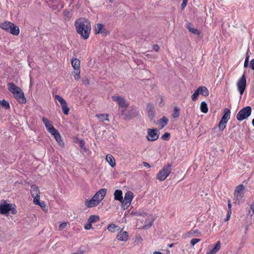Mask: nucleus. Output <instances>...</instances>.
<instances>
[{"mask_svg":"<svg viewBox=\"0 0 254 254\" xmlns=\"http://www.w3.org/2000/svg\"><path fill=\"white\" fill-rule=\"evenodd\" d=\"M75 27L78 34L84 39L89 37L91 26L89 20L85 18H79L75 22Z\"/></svg>","mask_w":254,"mask_h":254,"instance_id":"f257e3e1","label":"nucleus"},{"mask_svg":"<svg viewBox=\"0 0 254 254\" xmlns=\"http://www.w3.org/2000/svg\"><path fill=\"white\" fill-rule=\"evenodd\" d=\"M171 164L168 163L164 166L157 174L156 179L160 181H164L169 176L172 171Z\"/></svg>","mask_w":254,"mask_h":254,"instance_id":"f03ea898","label":"nucleus"},{"mask_svg":"<svg viewBox=\"0 0 254 254\" xmlns=\"http://www.w3.org/2000/svg\"><path fill=\"white\" fill-rule=\"evenodd\" d=\"M10 211H11V213L12 214H16L17 213V211L15 205L7 203L5 201L0 204V214L7 215Z\"/></svg>","mask_w":254,"mask_h":254,"instance_id":"7ed1b4c3","label":"nucleus"},{"mask_svg":"<svg viewBox=\"0 0 254 254\" xmlns=\"http://www.w3.org/2000/svg\"><path fill=\"white\" fill-rule=\"evenodd\" d=\"M252 108L249 106H246L242 108L237 114L236 118L239 121H243L248 118L251 114Z\"/></svg>","mask_w":254,"mask_h":254,"instance_id":"20e7f679","label":"nucleus"},{"mask_svg":"<svg viewBox=\"0 0 254 254\" xmlns=\"http://www.w3.org/2000/svg\"><path fill=\"white\" fill-rule=\"evenodd\" d=\"M138 114V112L136 107H131L129 110L126 109L122 110L121 111V115L123 116L125 119H130L136 117Z\"/></svg>","mask_w":254,"mask_h":254,"instance_id":"39448f33","label":"nucleus"},{"mask_svg":"<svg viewBox=\"0 0 254 254\" xmlns=\"http://www.w3.org/2000/svg\"><path fill=\"white\" fill-rule=\"evenodd\" d=\"M133 198V193L131 191H127L125 195L124 199L123 198L122 205L123 209H126L130 205Z\"/></svg>","mask_w":254,"mask_h":254,"instance_id":"423d86ee","label":"nucleus"},{"mask_svg":"<svg viewBox=\"0 0 254 254\" xmlns=\"http://www.w3.org/2000/svg\"><path fill=\"white\" fill-rule=\"evenodd\" d=\"M159 131L156 128L147 129V138L148 141H153L159 138Z\"/></svg>","mask_w":254,"mask_h":254,"instance_id":"0eeeda50","label":"nucleus"},{"mask_svg":"<svg viewBox=\"0 0 254 254\" xmlns=\"http://www.w3.org/2000/svg\"><path fill=\"white\" fill-rule=\"evenodd\" d=\"M246 78L245 74H244L238 81L237 85L238 91L241 95H242L244 92L246 87Z\"/></svg>","mask_w":254,"mask_h":254,"instance_id":"6e6552de","label":"nucleus"},{"mask_svg":"<svg viewBox=\"0 0 254 254\" xmlns=\"http://www.w3.org/2000/svg\"><path fill=\"white\" fill-rule=\"evenodd\" d=\"M244 187L243 185H240L236 187L234 192V197L236 201H240L244 196Z\"/></svg>","mask_w":254,"mask_h":254,"instance_id":"1a4fd4ad","label":"nucleus"},{"mask_svg":"<svg viewBox=\"0 0 254 254\" xmlns=\"http://www.w3.org/2000/svg\"><path fill=\"white\" fill-rule=\"evenodd\" d=\"M95 32L96 34H102L105 36L110 33L109 31L105 28V25L100 23L95 24Z\"/></svg>","mask_w":254,"mask_h":254,"instance_id":"9d476101","label":"nucleus"},{"mask_svg":"<svg viewBox=\"0 0 254 254\" xmlns=\"http://www.w3.org/2000/svg\"><path fill=\"white\" fill-rule=\"evenodd\" d=\"M107 189H101L99 190L92 197L99 204L103 199L106 194Z\"/></svg>","mask_w":254,"mask_h":254,"instance_id":"9b49d317","label":"nucleus"},{"mask_svg":"<svg viewBox=\"0 0 254 254\" xmlns=\"http://www.w3.org/2000/svg\"><path fill=\"white\" fill-rule=\"evenodd\" d=\"M43 122L44 123L46 128L48 131L51 134L54 133V132H56V129L53 126L52 123L51 121L49 120L47 118L43 117L42 118Z\"/></svg>","mask_w":254,"mask_h":254,"instance_id":"f8f14e48","label":"nucleus"},{"mask_svg":"<svg viewBox=\"0 0 254 254\" xmlns=\"http://www.w3.org/2000/svg\"><path fill=\"white\" fill-rule=\"evenodd\" d=\"M14 97L16 99V100L20 103L22 104H25L26 102V98L24 97V94L21 89L20 88V91H16L15 94H13Z\"/></svg>","mask_w":254,"mask_h":254,"instance_id":"ddd939ff","label":"nucleus"},{"mask_svg":"<svg viewBox=\"0 0 254 254\" xmlns=\"http://www.w3.org/2000/svg\"><path fill=\"white\" fill-rule=\"evenodd\" d=\"M112 99L114 101L117 102L119 106L122 108H127L128 106L123 97L115 96L112 97Z\"/></svg>","mask_w":254,"mask_h":254,"instance_id":"4468645a","label":"nucleus"},{"mask_svg":"<svg viewBox=\"0 0 254 254\" xmlns=\"http://www.w3.org/2000/svg\"><path fill=\"white\" fill-rule=\"evenodd\" d=\"M146 110L149 118L152 121L154 119L155 114L154 105L151 103H149L147 104Z\"/></svg>","mask_w":254,"mask_h":254,"instance_id":"2eb2a0df","label":"nucleus"},{"mask_svg":"<svg viewBox=\"0 0 254 254\" xmlns=\"http://www.w3.org/2000/svg\"><path fill=\"white\" fill-rule=\"evenodd\" d=\"M117 239L121 241L126 242L128 239V235L127 231L122 229L117 235Z\"/></svg>","mask_w":254,"mask_h":254,"instance_id":"dca6fc26","label":"nucleus"},{"mask_svg":"<svg viewBox=\"0 0 254 254\" xmlns=\"http://www.w3.org/2000/svg\"><path fill=\"white\" fill-rule=\"evenodd\" d=\"M230 110L228 108H225L224 111V114L222 117L221 121L227 124L228 120L230 118Z\"/></svg>","mask_w":254,"mask_h":254,"instance_id":"f3484780","label":"nucleus"},{"mask_svg":"<svg viewBox=\"0 0 254 254\" xmlns=\"http://www.w3.org/2000/svg\"><path fill=\"white\" fill-rule=\"evenodd\" d=\"M99 203L92 197L91 199H86L85 201V205L87 208L93 207L97 206Z\"/></svg>","mask_w":254,"mask_h":254,"instance_id":"a211bd4d","label":"nucleus"},{"mask_svg":"<svg viewBox=\"0 0 254 254\" xmlns=\"http://www.w3.org/2000/svg\"><path fill=\"white\" fill-rule=\"evenodd\" d=\"M7 87L9 91L13 94L16 91H20V88L16 86L13 83H9L7 84Z\"/></svg>","mask_w":254,"mask_h":254,"instance_id":"6ab92c4d","label":"nucleus"},{"mask_svg":"<svg viewBox=\"0 0 254 254\" xmlns=\"http://www.w3.org/2000/svg\"><path fill=\"white\" fill-rule=\"evenodd\" d=\"M64 19L66 21H69L72 16V12L71 9H65L63 12Z\"/></svg>","mask_w":254,"mask_h":254,"instance_id":"aec40b11","label":"nucleus"},{"mask_svg":"<svg viewBox=\"0 0 254 254\" xmlns=\"http://www.w3.org/2000/svg\"><path fill=\"white\" fill-rule=\"evenodd\" d=\"M123 192L121 190H117L114 192L115 200H119L120 202L123 201Z\"/></svg>","mask_w":254,"mask_h":254,"instance_id":"412c9836","label":"nucleus"},{"mask_svg":"<svg viewBox=\"0 0 254 254\" xmlns=\"http://www.w3.org/2000/svg\"><path fill=\"white\" fill-rule=\"evenodd\" d=\"M31 194L32 197L40 195V190L39 188L36 185H32L31 188Z\"/></svg>","mask_w":254,"mask_h":254,"instance_id":"4be33fe9","label":"nucleus"},{"mask_svg":"<svg viewBox=\"0 0 254 254\" xmlns=\"http://www.w3.org/2000/svg\"><path fill=\"white\" fill-rule=\"evenodd\" d=\"M221 248V244L219 241H218L213 248L211 250H210L208 252H207V254H214L218 252Z\"/></svg>","mask_w":254,"mask_h":254,"instance_id":"5701e85b","label":"nucleus"},{"mask_svg":"<svg viewBox=\"0 0 254 254\" xmlns=\"http://www.w3.org/2000/svg\"><path fill=\"white\" fill-rule=\"evenodd\" d=\"M8 32L13 35L17 36L19 34V28L18 26L12 23L11 28L10 29Z\"/></svg>","mask_w":254,"mask_h":254,"instance_id":"b1692460","label":"nucleus"},{"mask_svg":"<svg viewBox=\"0 0 254 254\" xmlns=\"http://www.w3.org/2000/svg\"><path fill=\"white\" fill-rule=\"evenodd\" d=\"M12 22L6 21L0 24V27L7 32H9L11 28Z\"/></svg>","mask_w":254,"mask_h":254,"instance_id":"393cba45","label":"nucleus"},{"mask_svg":"<svg viewBox=\"0 0 254 254\" xmlns=\"http://www.w3.org/2000/svg\"><path fill=\"white\" fill-rule=\"evenodd\" d=\"M51 134L54 136L55 139L60 145H62L64 144V143L62 140V137L57 130H56V132H54V133H51Z\"/></svg>","mask_w":254,"mask_h":254,"instance_id":"a878e982","label":"nucleus"},{"mask_svg":"<svg viewBox=\"0 0 254 254\" xmlns=\"http://www.w3.org/2000/svg\"><path fill=\"white\" fill-rule=\"evenodd\" d=\"M197 89L199 90V94L204 96H207L209 95L208 90L205 86H200L197 88Z\"/></svg>","mask_w":254,"mask_h":254,"instance_id":"bb28decb","label":"nucleus"},{"mask_svg":"<svg viewBox=\"0 0 254 254\" xmlns=\"http://www.w3.org/2000/svg\"><path fill=\"white\" fill-rule=\"evenodd\" d=\"M106 159L111 167H114L116 165V161L114 158L110 154L107 155Z\"/></svg>","mask_w":254,"mask_h":254,"instance_id":"cd10ccee","label":"nucleus"},{"mask_svg":"<svg viewBox=\"0 0 254 254\" xmlns=\"http://www.w3.org/2000/svg\"><path fill=\"white\" fill-rule=\"evenodd\" d=\"M55 99L57 100L58 102L61 104V107L63 106H64L67 105V103L65 100L61 96L58 95H54Z\"/></svg>","mask_w":254,"mask_h":254,"instance_id":"c85d7f7f","label":"nucleus"},{"mask_svg":"<svg viewBox=\"0 0 254 254\" xmlns=\"http://www.w3.org/2000/svg\"><path fill=\"white\" fill-rule=\"evenodd\" d=\"M107 229L111 232H115L116 231H118L121 229L119 226L114 224H110L108 226Z\"/></svg>","mask_w":254,"mask_h":254,"instance_id":"c756f323","label":"nucleus"},{"mask_svg":"<svg viewBox=\"0 0 254 254\" xmlns=\"http://www.w3.org/2000/svg\"><path fill=\"white\" fill-rule=\"evenodd\" d=\"M71 64L74 68H80V61L76 58H72L71 60Z\"/></svg>","mask_w":254,"mask_h":254,"instance_id":"7c9ffc66","label":"nucleus"},{"mask_svg":"<svg viewBox=\"0 0 254 254\" xmlns=\"http://www.w3.org/2000/svg\"><path fill=\"white\" fill-rule=\"evenodd\" d=\"M160 128L162 129L164 128L168 124V119L167 117L165 116H163L160 120Z\"/></svg>","mask_w":254,"mask_h":254,"instance_id":"2f4dec72","label":"nucleus"},{"mask_svg":"<svg viewBox=\"0 0 254 254\" xmlns=\"http://www.w3.org/2000/svg\"><path fill=\"white\" fill-rule=\"evenodd\" d=\"M96 117H97L98 120L100 122H103L104 121H109V115L108 114H97L96 115Z\"/></svg>","mask_w":254,"mask_h":254,"instance_id":"473e14b6","label":"nucleus"},{"mask_svg":"<svg viewBox=\"0 0 254 254\" xmlns=\"http://www.w3.org/2000/svg\"><path fill=\"white\" fill-rule=\"evenodd\" d=\"M187 28L190 32L194 34L199 35L200 33V31L197 29L191 27L190 23H188Z\"/></svg>","mask_w":254,"mask_h":254,"instance_id":"72a5a7b5","label":"nucleus"},{"mask_svg":"<svg viewBox=\"0 0 254 254\" xmlns=\"http://www.w3.org/2000/svg\"><path fill=\"white\" fill-rule=\"evenodd\" d=\"M200 110L203 113H206L208 112V108L207 104L205 102L203 101L200 104Z\"/></svg>","mask_w":254,"mask_h":254,"instance_id":"f704fd0d","label":"nucleus"},{"mask_svg":"<svg viewBox=\"0 0 254 254\" xmlns=\"http://www.w3.org/2000/svg\"><path fill=\"white\" fill-rule=\"evenodd\" d=\"M180 109L178 107H175L174 108L173 113L172 116L174 118H178L180 116Z\"/></svg>","mask_w":254,"mask_h":254,"instance_id":"c9c22d12","label":"nucleus"},{"mask_svg":"<svg viewBox=\"0 0 254 254\" xmlns=\"http://www.w3.org/2000/svg\"><path fill=\"white\" fill-rule=\"evenodd\" d=\"M99 220V217L97 215H91L88 220V222L89 223H94L96 222Z\"/></svg>","mask_w":254,"mask_h":254,"instance_id":"e433bc0d","label":"nucleus"},{"mask_svg":"<svg viewBox=\"0 0 254 254\" xmlns=\"http://www.w3.org/2000/svg\"><path fill=\"white\" fill-rule=\"evenodd\" d=\"M1 107L5 109H8L10 108V105L8 102L3 99L1 100Z\"/></svg>","mask_w":254,"mask_h":254,"instance_id":"4c0bfd02","label":"nucleus"},{"mask_svg":"<svg viewBox=\"0 0 254 254\" xmlns=\"http://www.w3.org/2000/svg\"><path fill=\"white\" fill-rule=\"evenodd\" d=\"M199 90L197 89L194 91L193 94L192 95V96H191V100L193 101H195L197 99V97H198V96L199 95Z\"/></svg>","mask_w":254,"mask_h":254,"instance_id":"58836bf2","label":"nucleus"},{"mask_svg":"<svg viewBox=\"0 0 254 254\" xmlns=\"http://www.w3.org/2000/svg\"><path fill=\"white\" fill-rule=\"evenodd\" d=\"M226 124L225 123L220 120L218 124V127L219 129L222 131L226 127Z\"/></svg>","mask_w":254,"mask_h":254,"instance_id":"ea45409f","label":"nucleus"},{"mask_svg":"<svg viewBox=\"0 0 254 254\" xmlns=\"http://www.w3.org/2000/svg\"><path fill=\"white\" fill-rule=\"evenodd\" d=\"M170 133L169 132H165L163 135L161 136L162 139L166 141H168L170 139Z\"/></svg>","mask_w":254,"mask_h":254,"instance_id":"a19ab883","label":"nucleus"},{"mask_svg":"<svg viewBox=\"0 0 254 254\" xmlns=\"http://www.w3.org/2000/svg\"><path fill=\"white\" fill-rule=\"evenodd\" d=\"M249 51V50L248 49L247 52V56L245 58V62H244V67H247L249 65V55L248 54V52Z\"/></svg>","mask_w":254,"mask_h":254,"instance_id":"79ce46f5","label":"nucleus"},{"mask_svg":"<svg viewBox=\"0 0 254 254\" xmlns=\"http://www.w3.org/2000/svg\"><path fill=\"white\" fill-rule=\"evenodd\" d=\"M63 112L64 115H67L69 111V109L68 108L67 105L62 107Z\"/></svg>","mask_w":254,"mask_h":254,"instance_id":"37998d69","label":"nucleus"},{"mask_svg":"<svg viewBox=\"0 0 254 254\" xmlns=\"http://www.w3.org/2000/svg\"><path fill=\"white\" fill-rule=\"evenodd\" d=\"M82 83L85 85H89L90 84V81L87 77H83L81 79Z\"/></svg>","mask_w":254,"mask_h":254,"instance_id":"c03bdc74","label":"nucleus"},{"mask_svg":"<svg viewBox=\"0 0 254 254\" xmlns=\"http://www.w3.org/2000/svg\"><path fill=\"white\" fill-rule=\"evenodd\" d=\"M34 198L33 202L34 204L40 205V195L33 197Z\"/></svg>","mask_w":254,"mask_h":254,"instance_id":"a18cd8bd","label":"nucleus"},{"mask_svg":"<svg viewBox=\"0 0 254 254\" xmlns=\"http://www.w3.org/2000/svg\"><path fill=\"white\" fill-rule=\"evenodd\" d=\"M66 226H67V223L66 222H63L59 225L58 230L59 231H62V230H64V229H65V227H66Z\"/></svg>","mask_w":254,"mask_h":254,"instance_id":"49530a36","label":"nucleus"},{"mask_svg":"<svg viewBox=\"0 0 254 254\" xmlns=\"http://www.w3.org/2000/svg\"><path fill=\"white\" fill-rule=\"evenodd\" d=\"M200 241L199 239H192L191 240L190 243L191 246H194L195 244H196L197 242H199Z\"/></svg>","mask_w":254,"mask_h":254,"instance_id":"de8ad7c7","label":"nucleus"},{"mask_svg":"<svg viewBox=\"0 0 254 254\" xmlns=\"http://www.w3.org/2000/svg\"><path fill=\"white\" fill-rule=\"evenodd\" d=\"M250 67L254 71V59H253L250 63Z\"/></svg>","mask_w":254,"mask_h":254,"instance_id":"09e8293b","label":"nucleus"},{"mask_svg":"<svg viewBox=\"0 0 254 254\" xmlns=\"http://www.w3.org/2000/svg\"><path fill=\"white\" fill-rule=\"evenodd\" d=\"M183 2L181 5L182 9H184L185 7L187 6L188 0H183Z\"/></svg>","mask_w":254,"mask_h":254,"instance_id":"8fccbe9b","label":"nucleus"},{"mask_svg":"<svg viewBox=\"0 0 254 254\" xmlns=\"http://www.w3.org/2000/svg\"><path fill=\"white\" fill-rule=\"evenodd\" d=\"M84 252L83 249L80 248L76 252L72 253L71 254H82Z\"/></svg>","mask_w":254,"mask_h":254,"instance_id":"3c124183","label":"nucleus"},{"mask_svg":"<svg viewBox=\"0 0 254 254\" xmlns=\"http://www.w3.org/2000/svg\"><path fill=\"white\" fill-rule=\"evenodd\" d=\"M231 212H227V215H226V217L224 219V221L225 222L228 221L230 219V216H231Z\"/></svg>","mask_w":254,"mask_h":254,"instance_id":"603ef678","label":"nucleus"},{"mask_svg":"<svg viewBox=\"0 0 254 254\" xmlns=\"http://www.w3.org/2000/svg\"><path fill=\"white\" fill-rule=\"evenodd\" d=\"M92 228V225H91V223H89L88 224H86L85 226H84V228L86 229V230H89L91 228Z\"/></svg>","mask_w":254,"mask_h":254,"instance_id":"864d4df0","label":"nucleus"},{"mask_svg":"<svg viewBox=\"0 0 254 254\" xmlns=\"http://www.w3.org/2000/svg\"><path fill=\"white\" fill-rule=\"evenodd\" d=\"M198 230H191L189 232V233L191 235H194L196 233H198Z\"/></svg>","mask_w":254,"mask_h":254,"instance_id":"5fc2aeb1","label":"nucleus"},{"mask_svg":"<svg viewBox=\"0 0 254 254\" xmlns=\"http://www.w3.org/2000/svg\"><path fill=\"white\" fill-rule=\"evenodd\" d=\"M153 49L155 51L157 52L159 49V46L158 45H154L153 46Z\"/></svg>","mask_w":254,"mask_h":254,"instance_id":"6e6d98bb","label":"nucleus"},{"mask_svg":"<svg viewBox=\"0 0 254 254\" xmlns=\"http://www.w3.org/2000/svg\"><path fill=\"white\" fill-rule=\"evenodd\" d=\"M231 203L230 202V200L228 201V212H231L232 213L231 211Z\"/></svg>","mask_w":254,"mask_h":254,"instance_id":"4d7b16f0","label":"nucleus"},{"mask_svg":"<svg viewBox=\"0 0 254 254\" xmlns=\"http://www.w3.org/2000/svg\"><path fill=\"white\" fill-rule=\"evenodd\" d=\"M85 144L84 141L83 140H81L79 142V146L81 148H82Z\"/></svg>","mask_w":254,"mask_h":254,"instance_id":"13d9d810","label":"nucleus"},{"mask_svg":"<svg viewBox=\"0 0 254 254\" xmlns=\"http://www.w3.org/2000/svg\"><path fill=\"white\" fill-rule=\"evenodd\" d=\"M80 68H74V75H76L78 73H80Z\"/></svg>","mask_w":254,"mask_h":254,"instance_id":"bf43d9fd","label":"nucleus"},{"mask_svg":"<svg viewBox=\"0 0 254 254\" xmlns=\"http://www.w3.org/2000/svg\"><path fill=\"white\" fill-rule=\"evenodd\" d=\"M143 165L144 167H147L148 168H149L151 167V166L147 162H143Z\"/></svg>","mask_w":254,"mask_h":254,"instance_id":"052dcab7","label":"nucleus"},{"mask_svg":"<svg viewBox=\"0 0 254 254\" xmlns=\"http://www.w3.org/2000/svg\"><path fill=\"white\" fill-rule=\"evenodd\" d=\"M152 225V222H150L148 224L144 226V228L146 229H148L150 227V226Z\"/></svg>","mask_w":254,"mask_h":254,"instance_id":"680f3d73","label":"nucleus"},{"mask_svg":"<svg viewBox=\"0 0 254 254\" xmlns=\"http://www.w3.org/2000/svg\"><path fill=\"white\" fill-rule=\"evenodd\" d=\"M80 73H78L76 75H74V78L76 79V80H78L80 78Z\"/></svg>","mask_w":254,"mask_h":254,"instance_id":"e2e57ef3","label":"nucleus"},{"mask_svg":"<svg viewBox=\"0 0 254 254\" xmlns=\"http://www.w3.org/2000/svg\"><path fill=\"white\" fill-rule=\"evenodd\" d=\"M251 209L252 210L253 213H254V204L251 205Z\"/></svg>","mask_w":254,"mask_h":254,"instance_id":"0e129e2a","label":"nucleus"},{"mask_svg":"<svg viewBox=\"0 0 254 254\" xmlns=\"http://www.w3.org/2000/svg\"><path fill=\"white\" fill-rule=\"evenodd\" d=\"M153 254H163L162 253L160 252H155Z\"/></svg>","mask_w":254,"mask_h":254,"instance_id":"69168bd1","label":"nucleus"},{"mask_svg":"<svg viewBox=\"0 0 254 254\" xmlns=\"http://www.w3.org/2000/svg\"><path fill=\"white\" fill-rule=\"evenodd\" d=\"M41 207H43L45 205V203L44 202H40V205H39Z\"/></svg>","mask_w":254,"mask_h":254,"instance_id":"338daca9","label":"nucleus"},{"mask_svg":"<svg viewBox=\"0 0 254 254\" xmlns=\"http://www.w3.org/2000/svg\"><path fill=\"white\" fill-rule=\"evenodd\" d=\"M174 244L172 243V244H169L168 245V247H170V248H172V247H173L174 246Z\"/></svg>","mask_w":254,"mask_h":254,"instance_id":"774afa93","label":"nucleus"}]
</instances>
